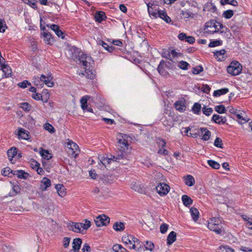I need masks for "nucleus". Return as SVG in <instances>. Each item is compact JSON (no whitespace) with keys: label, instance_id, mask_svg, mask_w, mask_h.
Wrapping results in <instances>:
<instances>
[{"label":"nucleus","instance_id":"nucleus-1","mask_svg":"<svg viewBox=\"0 0 252 252\" xmlns=\"http://www.w3.org/2000/svg\"><path fill=\"white\" fill-rule=\"evenodd\" d=\"M72 58L76 62L79 61V64L84 66L85 72L79 73V75L85 76L86 78L91 80L95 77V71L91 68L94 62L90 56L79 52L77 56L73 55Z\"/></svg>","mask_w":252,"mask_h":252},{"label":"nucleus","instance_id":"nucleus-2","mask_svg":"<svg viewBox=\"0 0 252 252\" xmlns=\"http://www.w3.org/2000/svg\"><path fill=\"white\" fill-rule=\"evenodd\" d=\"M208 228L217 234H221L222 232V220L220 218H213L208 223Z\"/></svg>","mask_w":252,"mask_h":252},{"label":"nucleus","instance_id":"nucleus-3","mask_svg":"<svg viewBox=\"0 0 252 252\" xmlns=\"http://www.w3.org/2000/svg\"><path fill=\"white\" fill-rule=\"evenodd\" d=\"M242 66L237 61H232L227 67V72L233 76L239 75L242 71Z\"/></svg>","mask_w":252,"mask_h":252},{"label":"nucleus","instance_id":"nucleus-4","mask_svg":"<svg viewBox=\"0 0 252 252\" xmlns=\"http://www.w3.org/2000/svg\"><path fill=\"white\" fill-rule=\"evenodd\" d=\"M118 149L121 153V154L124 155V159L126 158V154H125L126 151L128 150L129 145L126 140L123 138L119 139L118 142Z\"/></svg>","mask_w":252,"mask_h":252},{"label":"nucleus","instance_id":"nucleus-5","mask_svg":"<svg viewBox=\"0 0 252 252\" xmlns=\"http://www.w3.org/2000/svg\"><path fill=\"white\" fill-rule=\"evenodd\" d=\"M95 224L98 227L106 226L110 221V219L107 216L103 214L96 217L94 220Z\"/></svg>","mask_w":252,"mask_h":252},{"label":"nucleus","instance_id":"nucleus-6","mask_svg":"<svg viewBox=\"0 0 252 252\" xmlns=\"http://www.w3.org/2000/svg\"><path fill=\"white\" fill-rule=\"evenodd\" d=\"M120 160H124V155L122 154H118L117 156H113L111 158H103L100 160L101 163L105 166L110 163L112 160L117 162H120Z\"/></svg>","mask_w":252,"mask_h":252},{"label":"nucleus","instance_id":"nucleus-7","mask_svg":"<svg viewBox=\"0 0 252 252\" xmlns=\"http://www.w3.org/2000/svg\"><path fill=\"white\" fill-rule=\"evenodd\" d=\"M156 190L160 196H164L169 191L170 187L165 183H160L156 187Z\"/></svg>","mask_w":252,"mask_h":252},{"label":"nucleus","instance_id":"nucleus-8","mask_svg":"<svg viewBox=\"0 0 252 252\" xmlns=\"http://www.w3.org/2000/svg\"><path fill=\"white\" fill-rule=\"evenodd\" d=\"M47 90H43L42 94H32V97L36 100H41L43 102L46 103L47 102L48 99L49 98V94L48 93L46 92Z\"/></svg>","mask_w":252,"mask_h":252},{"label":"nucleus","instance_id":"nucleus-9","mask_svg":"<svg viewBox=\"0 0 252 252\" xmlns=\"http://www.w3.org/2000/svg\"><path fill=\"white\" fill-rule=\"evenodd\" d=\"M67 227L69 230H71L75 232L79 233L82 231V223L71 222L69 223Z\"/></svg>","mask_w":252,"mask_h":252},{"label":"nucleus","instance_id":"nucleus-10","mask_svg":"<svg viewBox=\"0 0 252 252\" xmlns=\"http://www.w3.org/2000/svg\"><path fill=\"white\" fill-rule=\"evenodd\" d=\"M1 69L2 70L3 74L2 78H7L11 75L12 70L10 67L4 63H0Z\"/></svg>","mask_w":252,"mask_h":252},{"label":"nucleus","instance_id":"nucleus-11","mask_svg":"<svg viewBox=\"0 0 252 252\" xmlns=\"http://www.w3.org/2000/svg\"><path fill=\"white\" fill-rule=\"evenodd\" d=\"M199 134L203 135L202 139L203 140L207 141L210 139L211 136V132L207 128L201 127L199 129Z\"/></svg>","mask_w":252,"mask_h":252},{"label":"nucleus","instance_id":"nucleus-12","mask_svg":"<svg viewBox=\"0 0 252 252\" xmlns=\"http://www.w3.org/2000/svg\"><path fill=\"white\" fill-rule=\"evenodd\" d=\"M212 120L216 124L223 125L226 123V118L217 114H214L212 117Z\"/></svg>","mask_w":252,"mask_h":252},{"label":"nucleus","instance_id":"nucleus-13","mask_svg":"<svg viewBox=\"0 0 252 252\" xmlns=\"http://www.w3.org/2000/svg\"><path fill=\"white\" fill-rule=\"evenodd\" d=\"M18 135L19 138H22L25 140H28L29 139L30 133L28 131L25 130L23 128H20L18 130Z\"/></svg>","mask_w":252,"mask_h":252},{"label":"nucleus","instance_id":"nucleus-14","mask_svg":"<svg viewBox=\"0 0 252 252\" xmlns=\"http://www.w3.org/2000/svg\"><path fill=\"white\" fill-rule=\"evenodd\" d=\"M50 28L55 32L58 37H61L62 39L64 38L63 32L60 29L59 26L55 24H52L50 26Z\"/></svg>","mask_w":252,"mask_h":252},{"label":"nucleus","instance_id":"nucleus-15","mask_svg":"<svg viewBox=\"0 0 252 252\" xmlns=\"http://www.w3.org/2000/svg\"><path fill=\"white\" fill-rule=\"evenodd\" d=\"M41 34L43 35L44 41L46 44L51 45L54 41L51 34L49 32H43Z\"/></svg>","mask_w":252,"mask_h":252},{"label":"nucleus","instance_id":"nucleus-16","mask_svg":"<svg viewBox=\"0 0 252 252\" xmlns=\"http://www.w3.org/2000/svg\"><path fill=\"white\" fill-rule=\"evenodd\" d=\"M45 77V76L44 75H41L40 78L38 77H34L33 78V83L37 87L41 88L43 87L42 80H43Z\"/></svg>","mask_w":252,"mask_h":252},{"label":"nucleus","instance_id":"nucleus-17","mask_svg":"<svg viewBox=\"0 0 252 252\" xmlns=\"http://www.w3.org/2000/svg\"><path fill=\"white\" fill-rule=\"evenodd\" d=\"M174 106L176 109L181 112H183L186 110V106L184 101L178 100L174 103Z\"/></svg>","mask_w":252,"mask_h":252},{"label":"nucleus","instance_id":"nucleus-18","mask_svg":"<svg viewBox=\"0 0 252 252\" xmlns=\"http://www.w3.org/2000/svg\"><path fill=\"white\" fill-rule=\"evenodd\" d=\"M7 156L9 160L12 163H14V161H12L13 158L17 155V149L15 147H11L7 152Z\"/></svg>","mask_w":252,"mask_h":252},{"label":"nucleus","instance_id":"nucleus-19","mask_svg":"<svg viewBox=\"0 0 252 252\" xmlns=\"http://www.w3.org/2000/svg\"><path fill=\"white\" fill-rule=\"evenodd\" d=\"M82 240L80 238H75L73 240V252H79L80 249V247L82 244Z\"/></svg>","mask_w":252,"mask_h":252},{"label":"nucleus","instance_id":"nucleus-20","mask_svg":"<svg viewBox=\"0 0 252 252\" xmlns=\"http://www.w3.org/2000/svg\"><path fill=\"white\" fill-rule=\"evenodd\" d=\"M51 186V181L47 178L44 177L41 182V189L42 190H46L47 188Z\"/></svg>","mask_w":252,"mask_h":252},{"label":"nucleus","instance_id":"nucleus-21","mask_svg":"<svg viewBox=\"0 0 252 252\" xmlns=\"http://www.w3.org/2000/svg\"><path fill=\"white\" fill-rule=\"evenodd\" d=\"M163 63V60H161L158 66L157 70L160 75L166 76L168 74V73L166 70V68L164 66H162Z\"/></svg>","mask_w":252,"mask_h":252},{"label":"nucleus","instance_id":"nucleus-22","mask_svg":"<svg viewBox=\"0 0 252 252\" xmlns=\"http://www.w3.org/2000/svg\"><path fill=\"white\" fill-rule=\"evenodd\" d=\"M159 17L161 19H163L166 23H169L171 21L170 18L166 14V12L164 10H158V17Z\"/></svg>","mask_w":252,"mask_h":252},{"label":"nucleus","instance_id":"nucleus-23","mask_svg":"<svg viewBox=\"0 0 252 252\" xmlns=\"http://www.w3.org/2000/svg\"><path fill=\"white\" fill-rule=\"evenodd\" d=\"M176 240V233L174 231H171L168 235L167 238V244L170 246Z\"/></svg>","mask_w":252,"mask_h":252},{"label":"nucleus","instance_id":"nucleus-24","mask_svg":"<svg viewBox=\"0 0 252 252\" xmlns=\"http://www.w3.org/2000/svg\"><path fill=\"white\" fill-rule=\"evenodd\" d=\"M56 189L57 191L58 194L61 196L63 197L66 194L65 189L64 187L61 184H58L56 185Z\"/></svg>","mask_w":252,"mask_h":252},{"label":"nucleus","instance_id":"nucleus-25","mask_svg":"<svg viewBox=\"0 0 252 252\" xmlns=\"http://www.w3.org/2000/svg\"><path fill=\"white\" fill-rule=\"evenodd\" d=\"M215 25H214V31H206V33L213 34L215 32H219L220 30L223 29V26L220 23L215 21Z\"/></svg>","mask_w":252,"mask_h":252},{"label":"nucleus","instance_id":"nucleus-26","mask_svg":"<svg viewBox=\"0 0 252 252\" xmlns=\"http://www.w3.org/2000/svg\"><path fill=\"white\" fill-rule=\"evenodd\" d=\"M13 175H16L17 177L20 179H26L29 176V174L23 170L14 171Z\"/></svg>","mask_w":252,"mask_h":252},{"label":"nucleus","instance_id":"nucleus-27","mask_svg":"<svg viewBox=\"0 0 252 252\" xmlns=\"http://www.w3.org/2000/svg\"><path fill=\"white\" fill-rule=\"evenodd\" d=\"M185 183L188 186L191 187L194 184L195 180L191 175H188L185 177Z\"/></svg>","mask_w":252,"mask_h":252},{"label":"nucleus","instance_id":"nucleus-28","mask_svg":"<svg viewBox=\"0 0 252 252\" xmlns=\"http://www.w3.org/2000/svg\"><path fill=\"white\" fill-rule=\"evenodd\" d=\"M190 213L193 220L196 221L199 218V212L198 210L195 208L191 207L190 209Z\"/></svg>","mask_w":252,"mask_h":252},{"label":"nucleus","instance_id":"nucleus-29","mask_svg":"<svg viewBox=\"0 0 252 252\" xmlns=\"http://www.w3.org/2000/svg\"><path fill=\"white\" fill-rule=\"evenodd\" d=\"M215 24V21H210L205 23L204 31L206 33V31H214V25Z\"/></svg>","mask_w":252,"mask_h":252},{"label":"nucleus","instance_id":"nucleus-30","mask_svg":"<svg viewBox=\"0 0 252 252\" xmlns=\"http://www.w3.org/2000/svg\"><path fill=\"white\" fill-rule=\"evenodd\" d=\"M182 200L183 201V204L186 206H189L193 202L191 198L187 195H183L182 196Z\"/></svg>","mask_w":252,"mask_h":252},{"label":"nucleus","instance_id":"nucleus-31","mask_svg":"<svg viewBox=\"0 0 252 252\" xmlns=\"http://www.w3.org/2000/svg\"><path fill=\"white\" fill-rule=\"evenodd\" d=\"M52 80V77L51 76H45V78L42 80V83H43V84H45L49 87H52L54 86V83Z\"/></svg>","mask_w":252,"mask_h":252},{"label":"nucleus","instance_id":"nucleus-32","mask_svg":"<svg viewBox=\"0 0 252 252\" xmlns=\"http://www.w3.org/2000/svg\"><path fill=\"white\" fill-rule=\"evenodd\" d=\"M113 227L116 231H121L125 229V224L122 222H116L114 224Z\"/></svg>","mask_w":252,"mask_h":252},{"label":"nucleus","instance_id":"nucleus-33","mask_svg":"<svg viewBox=\"0 0 252 252\" xmlns=\"http://www.w3.org/2000/svg\"><path fill=\"white\" fill-rule=\"evenodd\" d=\"M225 53V50L224 49L216 51L214 52V55L216 57L219 61H221L224 59V55Z\"/></svg>","mask_w":252,"mask_h":252},{"label":"nucleus","instance_id":"nucleus-34","mask_svg":"<svg viewBox=\"0 0 252 252\" xmlns=\"http://www.w3.org/2000/svg\"><path fill=\"white\" fill-rule=\"evenodd\" d=\"M105 18H106L105 14L102 11H99L95 13V19L97 22H101Z\"/></svg>","mask_w":252,"mask_h":252},{"label":"nucleus","instance_id":"nucleus-35","mask_svg":"<svg viewBox=\"0 0 252 252\" xmlns=\"http://www.w3.org/2000/svg\"><path fill=\"white\" fill-rule=\"evenodd\" d=\"M40 154L44 159L48 160L52 158L51 154H49L48 151L44 150L42 148L40 151Z\"/></svg>","mask_w":252,"mask_h":252},{"label":"nucleus","instance_id":"nucleus-36","mask_svg":"<svg viewBox=\"0 0 252 252\" xmlns=\"http://www.w3.org/2000/svg\"><path fill=\"white\" fill-rule=\"evenodd\" d=\"M229 92L227 88H222L220 90L215 91L213 95L214 96H219L222 94H225Z\"/></svg>","mask_w":252,"mask_h":252},{"label":"nucleus","instance_id":"nucleus-37","mask_svg":"<svg viewBox=\"0 0 252 252\" xmlns=\"http://www.w3.org/2000/svg\"><path fill=\"white\" fill-rule=\"evenodd\" d=\"M90 98V96L85 95L80 100V103L81 104V107L83 110H85V109L87 108V101L88 99Z\"/></svg>","mask_w":252,"mask_h":252},{"label":"nucleus","instance_id":"nucleus-38","mask_svg":"<svg viewBox=\"0 0 252 252\" xmlns=\"http://www.w3.org/2000/svg\"><path fill=\"white\" fill-rule=\"evenodd\" d=\"M115 179V177L112 175H105L102 177L103 181L106 183L111 184Z\"/></svg>","mask_w":252,"mask_h":252},{"label":"nucleus","instance_id":"nucleus-39","mask_svg":"<svg viewBox=\"0 0 252 252\" xmlns=\"http://www.w3.org/2000/svg\"><path fill=\"white\" fill-rule=\"evenodd\" d=\"M208 165L213 169H218L220 167V164L217 161L213 160H208Z\"/></svg>","mask_w":252,"mask_h":252},{"label":"nucleus","instance_id":"nucleus-40","mask_svg":"<svg viewBox=\"0 0 252 252\" xmlns=\"http://www.w3.org/2000/svg\"><path fill=\"white\" fill-rule=\"evenodd\" d=\"M201 106L200 104L198 103H195L192 108V110L194 113L196 114H199L201 112Z\"/></svg>","mask_w":252,"mask_h":252},{"label":"nucleus","instance_id":"nucleus-41","mask_svg":"<svg viewBox=\"0 0 252 252\" xmlns=\"http://www.w3.org/2000/svg\"><path fill=\"white\" fill-rule=\"evenodd\" d=\"M142 245L143 244L139 240H138V242L136 243L132 244V246H129L128 248L130 249H134L136 251H140Z\"/></svg>","mask_w":252,"mask_h":252},{"label":"nucleus","instance_id":"nucleus-42","mask_svg":"<svg viewBox=\"0 0 252 252\" xmlns=\"http://www.w3.org/2000/svg\"><path fill=\"white\" fill-rule=\"evenodd\" d=\"M14 171H12L9 167H7L1 170V174L4 176H10V174H13Z\"/></svg>","mask_w":252,"mask_h":252},{"label":"nucleus","instance_id":"nucleus-43","mask_svg":"<svg viewBox=\"0 0 252 252\" xmlns=\"http://www.w3.org/2000/svg\"><path fill=\"white\" fill-rule=\"evenodd\" d=\"M131 188L132 189L140 193H142L144 191L143 189L136 183L132 184Z\"/></svg>","mask_w":252,"mask_h":252},{"label":"nucleus","instance_id":"nucleus-44","mask_svg":"<svg viewBox=\"0 0 252 252\" xmlns=\"http://www.w3.org/2000/svg\"><path fill=\"white\" fill-rule=\"evenodd\" d=\"M215 110L219 114H223L225 113L226 110L224 105H220L215 107Z\"/></svg>","mask_w":252,"mask_h":252},{"label":"nucleus","instance_id":"nucleus-45","mask_svg":"<svg viewBox=\"0 0 252 252\" xmlns=\"http://www.w3.org/2000/svg\"><path fill=\"white\" fill-rule=\"evenodd\" d=\"M98 43L109 52H111L113 50L112 46H109L106 43L101 40L98 41Z\"/></svg>","mask_w":252,"mask_h":252},{"label":"nucleus","instance_id":"nucleus-46","mask_svg":"<svg viewBox=\"0 0 252 252\" xmlns=\"http://www.w3.org/2000/svg\"><path fill=\"white\" fill-rule=\"evenodd\" d=\"M162 57L172 61V58L171 57L170 51L169 49L163 50L162 52Z\"/></svg>","mask_w":252,"mask_h":252},{"label":"nucleus","instance_id":"nucleus-47","mask_svg":"<svg viewBox=\"0 0 252 252\" xmlns=\"http://www.w3.org/2000/svg\"><path fill=\"white\" fill-rule=\"evenodd\" d=\"M68 149H72L75 150H79V146L72 141H69L67 143Z\"/></svg>","mask_w":252,"mask_h":252},{"label":"nucleus","instance_id":"nucleus-48","mask_svg":"<svg viewBox=\"0 0 252 252\" xmlns=\"http://www.w3.org/2000/svg\"><path fill=\"white\" fill-rule=\"evenodd\" d=\"M44 128L45 130L52 133L55 131L54 127L50 124L46 123L44 125Z\"/></svg>","mask_w":252,"mask_h":252},{"label":"nucleus","instance_id":"nucleus-49","mask_svg":"<svg viewBox=\"0 0 252 252\" xmlns=\"http://www.w3.org/2000/svg\"><path fill=\"white\" fill-rule=\"evenodd\" d=\"M213 110L211 108H207L206 106H204L202 108V112L205 115L209 116L213 113Z\"/></svg>","mask_w":252,"mask_h":252},{"label":"nucleus","instance_id":"nucleus-50","mask_svg":"<svg viewBox=\"0 0 252 252\" xmlns=\"http://www.w3.org/2000/svg\"><path fill=\"white\" fill-rule=\"evenodd\" d=\"M234 14L233 11L231 10H227L223 13V16L226 19L231 18Z\"/></svg>","mask_w":252,"mask_h":252},{"label":"nucleus","instance_id":"nucleus-51","mask_svg":"<svg viewBox=\"0 0 252 252\" xmlns=\"http://www.w3.org/2000/svg\"><path fill=\"white\" fill-rule=\"evenodd\" d=\"M189 65V64L187 62L183 61H181L178 63V67L183 70H187Z\"/></svg>","mask_w":252,"mask_h":252},{"label":"nucleus","instance_id":"nucleus-52","mask_svg":"<svg viewBox=\"0 0 252 252\" xmlns=\"http://www.w3.org/2000/svg\"><path fill=\"white\" fill-rule=\"evenodd\" d=\"M79 150H75L72 149H68L67 151L68 154L72 157L76 158L79 154Z\"/></svg>","mask_w":252,"mask_h":252},{"label":"nucleus","instance_id":"nucleus-53","mask_svg":"<svg viewBox=\"0 0 252 252\" xmlns=\"http://www.w3.org/2000/svg\"><path fill=\"white\" fill-rule=\"evenodd\" d=\"M148 11L150 16L151 18H157L158 17V12H156V10L154 11L153 8H151V9H149Z\"/></svg>","mask_w":252,"mask_h":252},{"label":"nucleus","instance_id":"nucleus-54","mask_svg":"<svg viewBox=\"0 0 252 252\" xmlns=\"http://www.w3.org/2000/svg\"><path fill=\"white\" fill-rule=\"evenodd\" d=\"M7 28L4 20L0 19V32H4Z\"/></svg>","mask_w":252,"mask_h":252},{"label":"nucleus","instance_id":"nucleus-55","mask_svg":"<svg viewBox=\"0 0 252 252\" xmlns=\"http://www.w3.org/2000/svg\"><path fill=\"white\" fill-rule=\"evenodd\" d=\"M145 247L146 250L152 251L154 248V244L151 242L147 241Z\"/></svg>","mask_w":252,"mask_h":252},{"label":"nucleus","instance_id":"nucleus-56","mask_svg":"<svg viewBox=\"0 0 252 252\" xmlns=\"http://www.w3.org/2000/svg\"><path fill=\"white\" fill-rule=\"evenodd\" d=\"M222 140L220 137H217L214 142V145L218 148H222Z\"/></svg>","mask_w":252,"mask_h":252},{"label":"nucleus","instance_id":"nucleus-57","mask_svg":"<svg viewBox=\"0 0 252 252\" xmlns=\"http://www.w3.org/2000/svg\"><path fill=\"white\" fill-rule=\"evenodd\" d=\"M203 70V68L201 66H198L195 67L193 68L192 69V73L194 74H198L202 72Z\"/></svg>","mask_w":252,"mask_h":252},{"label":"nucleus","instance_id":"nucleus-58","mask_svg":"<svg viewBox=\"0 0 252 252\" xmlns=\"http://www.w3.org/2000/svg\"><path fill=\"white\" fill-rule=\"evenodd\" d=\"M221 41L220 40H216L211 41L209 44V47H214L220 45Z\"/></svg>","mask_w":252,"mask_h":252},{"label":"nucleus","instance_id":"nucleus-59","mask_svg":"<svg viewBox=\"0 0 252 252\" xmlns=\"http://www.w3.org/2000/svg\"><path fill=\"white\" fill-rule=\"evenodd\" d=\"M217 252H233V250L226 247H220Z\"/></svg>","mask_w":252,"mask_h":252},{"label":"nucleus","instance_id":"nucleus-60","mask_svg":"<svg viewBox=\"0 0 252 252\" xmlns=\"http://www.w3.org/2000/svg\"><path fill=\"white\" fill-rule=\"evenodd\" d=\"M18 85L19 87L24 89L26 88L28 85H31V83L27 80H25L22 82L19 83Z\"/></svg>","mask_w":252,"mask_h":252},{"label":"nucleus","instance_id":"nucleus-61","mask_svg":"<svg viewBox=\"0 0 252 252\" xmlns=\"http://www.w3.org/2000/svg\"><path fill=\"white\" fill-rule=\"evenodd\" d=\"M157 140V143L159 146L163 148L166 146V142L162 138L159 137Z\"/></svg>","mask_w":252,"mask_h":252},{"label":"nucleus","instance_id":"nucleus-62","mask_svg":"<svg viewBox=\"0 0 252 252\" xmlns=\"http://www.w3.org/2000/svg\"><path fill=\"white\" fill-rule=\"evenodd\" d=\"M168 225L166 223L162 224L160 226V231L161 233H165L168 229Z\"/></svg>","mask_w":252,"mask_h":252},{"label":"nucleus","instance_id":"nucleus-63","mask_svg":"<svg viewBox=\"0 0 252 252\" xmlns=\"http://www.w3.org/2000/svg\"><path fill=\"white\" fill-rule=\"evenodd\" d=\"M91 226V221L88 220H85V223H82V227L84 229L87 230Z\"/></svg>","mask_w":252,"mask_h":252},{"label":"nucleus","instance_id":"nucleus-64","mask_svg":"<svg viewBox=\"0 0 252 252\" xmlns=\"http://www.w3.org/2000/svg\"><path fill=\"white\" fill-rule=\"evenodd\" d=\"M21 107L24 110L28 111L30 110V106L28 103L24 102L21 103Z\"/></svg>","mask_w":252,"mask_h":252}]
</instances>
